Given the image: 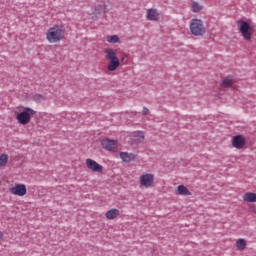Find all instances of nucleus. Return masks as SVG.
<instances>
[{"instance_id": "obj_1", "label": "nucleus", "mask_w": 256, "mask_h": 256, "mask_svg": "<svg viewBox=\"0 0 256 256\" xmlns=\"http://www.w3.org/2000/svg\"><path fill=\"white\" fill-rule=\"evenodd\" d=\"M65 34V26L59 24L53 25L46 31V41L48 43H59L65 39Z\"/></svg>"}, {"instance_id": "obj_2", "label": "nucleus", "mask_w": 256, "mask_h": 256, "mask_svg": "<svg viewBox=\"0 0 256 256\" xmlns=\"http://www.w3.org/2000/svg\"><path fill=\"white\" fill-rule=\"evenodd\" d=\"M237 27L244 41H251L253 34L255 33V25H253V21L244 19L238 20Z\"/></svg>"}, {"instance_id": "obj_3", "label": "nucleus", "mask_w": 256, "mask_h": 256, "mask_svg": "<svg viewBox=\"0 0 256 256\" xmlns=\"http://www.w3.org/2000/svg\"><path fill=\"white\" fill-rule=\"evenodd\" d=\"M105 59L108 61L107 71L113 73V71H117L119 67H121V60L117 56V51L113 48H106L104 50Z\"/></svg>"}, {"instance_id": "obj_4", "label": "nucleus", "mask_w": 256, "mask_h": 256, "mask_svg": "<svg viewBox=\"0 0 256 256\" xmlns=\"http://www.w3.org/2000/svg\"><path fill=\"white\" fill-rule=\"evenodd\" d=\"M18 110L20 112H15L16 113V120L20 125H29L31 123V118L37 111L33 110L30 107H23L20 106L18 107Z\"/></svg>"}, {"instance_id": "obj_5", "label": "nucleus", "mask_w": 256, "mask_h": 256, "mask_svg": "<svg viewBox=\"0 0 256 256\" xmlns=\"http://www.w3.org/2000/svg\"><path fill=\"white\" fill-rule=\"evenodd\" d=\"M189 29L194 37H203L207 33V28H205L203 20L197 18L190 21Z\"/></svg>"}, {"instance_id": "obj_6", "label": "nucleus", "mask_w": 256, "mask_h": 256, "mask_svg": "<svg viewBox=\"0 0 256 256\" xmlns=\"http://www.w3.org/2000/svg\"><path fill=\"white\" fill-rule=\"evenodd\" d=\"M139 185L144 189H151L155 185V175L153 173H144L139 177Z\"/></svg>"}, {"instance_id": "obj_7", "label": "nucleus", "mask_w": 256, "mask_h": 256, "mask_svg": "<svg viewBox=\"0 0 256 256\" xmlns=\"http://www.w3.org/2000/svg\"><path fill=\"white\" fill-rule=\"evenodd\" d=\"M101 145L103 149H105L106 151H111L112 153H117V151L119 150V143L117 142V140L104 138L101 141Z\"/></svg>"}, {"instance_id": "obj_8", "label": "nucleus", "mask_w": 256, "mask_h": 256, "mask_svg": "<svg viewBox=\"0 0 256 256\" xmlns=\"http://www.w3.org/2000/svg\"><path fill=\"white\" fill-rule=\"evenodd\" d=\"M9 193L16 195V197H25L27 195V186L25 184H14L9 188Z\"/></svg>"}, {"instance_id": "obj_9", "label": "nucleus", "mask_w": 256, "mask_h": 256, "mask_svg": "<svg viewBox=\"0 0 256 256\" xmlns=\"http://www.w3.org/2000/svg\"><path fill=\"white\" fill-rule=\"evenodd\" d=\"M85 163L89 171H92L93 173H103V165L97 163V161L87 158Z\"/></svg>"}, {"instance_id": "obj_10", "label": "nucleus", "mask_w": 256, "mask_h": 256, "mask_svg": "<svg viewBox=\"0 0 256 256\" xmlns=\"http://www.w3.org/2000/svg\"><path fill=\"white\" fill-rule=\"evenodd\" d=\"M246 140L243 135L234 136L232 139V147L235 149H243L245 147Z\"/></svg>"}, {"instance_id": "obj_11", "label": "nucleus", "mask_w": 256, "mask_h": 256, "mask_svg": "<svg viewBox=\"0 0 256 256\" xmlns=\"http://www.w3.org/2000/svg\"><path fill=\"white\" fill-rule=\"evenodd\" d=\"M161 14L159 10L155 8H150L146 11V19L147 21H159Z\"/></svg>"}, {"instance_id": "obj_12", "label": "nucleus", "mask_w": 256, "mask_h": 256, "mask_svg": "<svg viewBox=\"0 0 256 256\" xmlns=\"http://www.w3.org/2000/svg\"><path fill=\"white\" fill-rule=\"evenodd\" d=\"M175 195H180L183 197H191L193 195L189 188H187L185 185H179L175 188Z\"/></svg>"}, {"instance_id": "obj_13", "label": "nucleus", "mask_w": 256, "mask_h": 256, "mask_svg": "<svg viewBox=\"0 0 256 256\" xmlns=\"http://www.w3.org/2000/svg\"><path fill=\"white\" fill-rule=\"evenodd\" d=\"M121 215V212L117 208L110 209L106 212L105 217L110 221L113 219H117Z\"/></svg>"}, {"instance_id": "obj_14", "label": "nucleus", "mask_w": 256, "mask_h": 256, "mask_svg": "<svg viewBox=\"0 0 256 256\" xmlns=\"http://www.w3.org/2000/svg\"><path fill=\"white\" fill-rule=\"evenodd\" d=\"M131 137L133 143H143V140L145 139V133L141 131L133 132Z\"/></svg>"}, {"instance_id": "obj_15", "label": "nucleus", "mask_w": 256, "mask_h": 256, "mask_svg": "<svg viewBox=\"0 0 256 256\" xmlns=\"http://www.w3.org/2000/svg\"><path fill=\"white\" fill-rule=\"evenodd\" d=\"M120 159L124 161V163H131V161H135V154L128 152H121Z\"/></svg>"}, {"instance_id": "obj_16", "label": "nucleus", "mask_w": 256, "mask_h": 256, "mask_svg": "<svg viewBox=\"0 0 256 256\" xmlns=\"http://www.w3.org/2000/svg\"><path fill=\"white\" fill-rule=\"evenodd\" d=\"M235 83H236L235 79H233V77L231 76H228L222 80L221 87H224V88L233 87Z\"/></svg>"}, {"instance_id": "obj_17", "label": "nucleus", "mask_w": 256, "mask_h": 256, "mask_svg": "<svg viewBox=\"0 0 256 256\" xmlns=\"http://www.w3.org/2000/svg\"><path fill=\"white\" fill-rule=\"evenodd\" d=\"M243 201L246 203H256V193L247 192L243 195Z\"/></svg>"}, {"instance_id": "obj_18", "label": "nucleus", "mask_w": 256, "mask_h": 256, "mask_svg": "<svg viewBox=\"0 0 256 256\" xmlns=\"http://www.w3.org/2000/svg\"><path fill=\"white\" fill-rule=\"evenodd\" d=\"M236 247L238 251H245V248L247 247V241L245 239L240 238L236 241Z\"/></svg>"}, {"instance_id": "obj_19", "label": "nucleus", "mask_w": 256, "mask_h": 256, "mask_svg": "<svg viewBox=\"0 0 256 256\" xmlns=\"http://www.w3.org/2000/svg\"><path fill=\"white\" fill-rule=\"evenodd\" d=\"M106 41H107V43H112V44L121 43V40L119 39V36H117V35L106 36Z\"/></svg>"}, {"instance_id": "obj_20", "label": "nucleus", "mask_w": 256, "mask_h": 256, "mask_svg": "<svg viewBox=\"0 0 256 256\" xmlns=\"http://www.w3.org/2000/svg\"><path fill=\"white\" fill-rule=\"evenodd\" d=\"M7 163H9V155L1 154L0 155V169L6 167Z\"/></svg>"}, {"instance_id": "obj_21", "label": "nucleus", "mask_w": 256, "mask_h": 256, "mask_svg": "<svg viewBox=\"0 0 256 256\" xmlns=\"http://www.w3.org/2000/svg\"><path fill=\"white\" fill-rule=\"evenodd\" d=\"M191 9L193 13H199V11L203 10V6H201V4H199L198 2H193Z\"/></svg>"}, {"instance_id": "obj_22", "label": "nucleus", "mask_w": 256, "mask_h": 256, "mask_svg": "<svg viewBox=\"0 0 256 256\" xmlns=\"http://www.w3.org/2000/svg\"><path fill=\"white\" fill-rule=\"evenodd\" d=\"M101 13H105V5H98L95 7L94 15H101Z\"/></svg>"}, {"instance_id": "obj_23", "label": "nucleus", "mask_w": 256, "mask_h": 256, "mask_svg": "<svg viewBox=\"0 0 256 256\" xmlns=\"http://www.w3.org/2000/svg\"><path fill=\"white\" fill-rule=\"evenodd\" d=\"M142 113H143L144 115H149V110H148V108H147V107H143Z\"/></svg>"}, {"instance_id": "obj_24", "label": "nucleus", "mask_w": 256, "mask_h": 256, "mask_svg": "<svg viewBox=\"0 0 256 256\" xmlns=\"http://www.w3.org/2000/svg\"><path fill=\"white\" fill-rule=\"evenodd\" d=\"M127 56H126V54H124L123 56H122V58H121V61H125V58H126Z\"/></svg>"}, {"instance_id": "obj_25", "label": "nucleus", "mask_w": 256, "mask_h": 256, "mask_svg": "<svg viewBox=\"0 0 256 256\" xmlns=\"http://www.w3.org/2000/svg\"><path fill=\"white\" fill-rule=\"evenodd\" d=\"M3 239V232L0 231V241Z\"/></svg>"}]
</instances>
